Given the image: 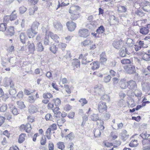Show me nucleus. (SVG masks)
<instances>
[{"mask_svg": "<svg viewBox=\"0 0 150 150\" xmlns=\"http://www.w3.org/2000/svg\"><path fill=\"white\" fill-rule=\"evenodd\" d=\"M74 137V136L72 132H71L67 135H66L65 138L66 139H68L72 140Z\"/></svg>", "mask_w": 150, "mask_h": 150, "instance_id": "45", "label": "nucleus"}, {"mask_svg": "<svg viewBox=\"0 0 150 150\" xmlns=\"http://www.w3.org/2000/svg\"><path fill=\"white\" fill-rule=\"evenodd\" d=\"M20 38L21 42L23 44L25 43L26 41L28 39L26 35L24 33H22L20 35Z\"/></svg>", "mask_w": 150, "mask_h": 150, "instance_id": "20", "label": "nucleus"}, {"mask_svg": "<svg viewBox=\"0 0 150 150\" xmlns=\"http://www.w3.org/2000/svg\"><path fill=\"white\" fill-rule=\"evenodd\" d=\"M112 45L115 48L117 49H119L122 46H123L122 42L119 41H114Z\"/></svg>", "mask_w": 150, "mask_h": 150, "instance_id": "18", "label": "nucleus"}, {"mask_svg": "<svg viewBox=\"0 0 150 150\" xmlns=\"http://www.w3.org/2000/svg\"><path fill=\"white\" fill-rule=\"evenodd\" d=\"M26 10L27 8L24 6H21L19 8L20 13L21 14L24 13Z\"/></svg>", "mask_w": 150, "mask_h": 150, "instance_id": "51", "label": "nucleus"}, {"mask_svg": "<svg viewBox=\"0 0 150 150\" xmlns=\"http://www.w3.org/2000/svg\"><path fill=\"white\" fill-rule=\"evenodd\" d=\"M23 94L22 91H19L17 95V97L19 98L20 99L23 98Z\"/></svg>", "mask_w": 150, "mask_h": 150, "instance_id": "64", "label": "nucleus"}, {"mask_svg": "<svg viewBox=\"0 0 150 150\" xmlns=\"http://www.w3.org/2000/svg\"><path fill=\"white\" fill-rule=\"evenodd\" d=\"M68 30L71 32L74 31L76 27V24L72 22H68L66 24Z\"/></svg>", "mask_w": 150, "mask_h": 150, "instance_id": "5", "label": "nucleus"}, {"mask_svg": "<svg viewBox=\"0 0 150 150\" xmlns=\"http://www.w3.org/2000/svg\"><path fill=\"white\" fill-rule=\"evenodd\" d=\"M36 100V98H35L34 96H29L27 98V100L28 102L31 103H34Z\"/></svg>", "mask_w": 150, "mask_h": 150, "instance_id": "39", "label": "nucleus"}, {"mask_svg": "<svg viewBox=\"0 0 150 150\" xmlns=\"http://www.w3.org/2000/svg\"><path fill=\"white\" fill-rule=\"evenodd\" d=\"M28 49L29 52L31 54H33L34 52L36 50L34 44L33 42L30 43V41H28Z\"/></svg>", "mask_w": 150, "mask_h": 150, "instance_id": "10", "label": "nucleus"}, {"mask_svg": "<svg viewBox=\"0 0 150 150\" xmlns=\"http://www.w3.org/2000/svg\"><path fill=\"white\" fill-rule=\"evenodd\" d=\"M7 81H8L9 83L10 88L13 89L15 88L14 87V85L13 82L11 79H8Z\"/></svg>", "mask_w": 150, "mask_h": 150, "instance_id": "59", "label": "nucleus"}, {"mask_svg": "<svg viewBox=\"0 0 150 150\" xmlns=\"http://www.w3.org/2000/svg\"><path fill=\"white\" fill-rule=\"evenodd\" d=\"M53 25L54 28L58 30L62 31V26L61 23L59 22H54Z\"/></svg>", "mask_w": 150, "mask_h": 150, "instance_id": "19", "label": "nucleus"}, {"mask_svg": "<svg viewBox=\"0 0 150 150\" xmlns=\"http://www.w3.org/2000/svg\"><path fill=\"white\" fill-rule=\"evenodd\" d=\"M50 50L54 54H55L58 50V47L54 44L52 45L50 47Z\"/></svg>", "mask_w": 150, "mask_h": 150, "instance_id": "30", "label": "nucleus"}, {"mask_svg": "<svg viewBox=\"0 0 150 150\" xmlns=\"http://www.w3.org/2000/svg\"><path fill=\"white\" fill-rule=\"evenodd\" d=\"M7 24L5 23L0 24V31L4 32L6 30Z\"/></svg>", "mask_w": 150, "mask_h": 150, "instance_id": "37", "label": "nucleus"}, {"mask_svg": "<svg viewBox=\"0 0 150 150\" xmlns=\"http://www.w3.org/2000/svg\"><path fill=\"white\" fill-rule=\"evenodd\" d=\"M91 120L93 121H96L99 120V118L98 117V114H93L91 116Z\"/></svg>", "mask_w": 150, "mask_h": 150, "instance_id": "32", "label": "nucleus"}, {"mask_svg": "<svg viewBox=\"0 0 150 150\" xmlns=\"http://www.w3.org/2000/svg\"><path fill=\"white\" fill-rule=\"evenodd\" d=\"M142 86L143 90L146 91L150 90V83L149 82L142 83Z\"/></svg>", "mask_w": 150, "mask_h": 150, "instance_id": "16", "label": "nucleus"}, {"mask_svg": "<svg viewBox=\"0 0 150 150\" xmlns=\"http://www.w3.org/2000/svg\"><path fill=\"white\" fill-rule=\"evenodd\" d=\"M90 65L91 66V69L94 70L99 68L100 63L98 61H94Z\"/></svg>", "mask_w": 150, "mask_h": 150, "instance_id": "15", "label": "nucleus"}, {"mask_svg": "<svg viewBox=\"0 0 150 150\" xmlns=\"http://www.w3.org/2000/svg\"><path fill=\"white\" fill-rule=\"evenodd\" d=\"M38 109L37 107L33 105H30L28 107L29 112L31 114L35 113L37 111Z\"/></svg>", "mask_w": 150, "mask_h": 150, "instance_id": "14", "label": "nucleus"}, {"mask_svg": "<svg viewBox=\"0 0 150 150\" xmlns=\"http://www.w3.org/2000/svg\"><path fill=\"white\" fill-rule=\"evenodd\" d=\"M124 67L125 71L129 74H131L136 73L135 66L133 65L132 63L130 64L126 65Z\"/></svg>", "mask_w": 150, "mask_h": 150, "instance_id": "1", "label": "nucleus"}, {"mask_svg": "<svg viewBox=\"0 0 150 150\" xmlns=\"http://www.w3.org/2000/svg\"><path fill=\"white\" fill-rule=\"evenodd\" d=\"M66 121V120L63 118H61L57 120V125L58 126H61Z\"/></svg>", "mask_w": 150, "mask_h": 150, "instance_id": "35", "label": "nucleus"}, {"mask_svg": "<svg viewBox=\"0 0 150 150\" xmlns=\"http://www.w3.org/2000/svg\"><path fill=\"white\" fill-rule=\"evenodd\" d=\"M137 42L138 43V45H139L140 47H141V48H145L148 47L147 45L145 44L144 43V41H142L141 40H138V41Z\"/></svg>", "mask_w": 150, "mask_h": 150, "instance_id": "36", "label": "nucleus"}, {"mask_svg": "<svg viewBox=\"0 0 150 150\" xmlns=\"http://www.w3.org/2000/svg\"><path fill=\"white\" fill-rule=\"evenodd\" d=\"M107 108L106 103L105 102L101 101L98 104V108L100 113H102L106 111Z\"/></svg>", "mask_w": 150, "mask_h": 150, "instance_id": "2", "label": "nucleus"}, {"mask_svg": "<svg viewBox=\"0 0 150 150\" xmlns=\"http://www.w3.org/2000/svg\"><path fill=\"white\" fill-rule=\"evenodd\" d=\"M45 118L47 121H52L53 118L52 116L50 113H47L45 116Z\"/></svg>", "mask_w": 150, "mask_h": 150, "instance_id": "47", "label": "nucleus"}, {"mask_svg": "<svg viewBox=\"0 0 150 150\" xmlns=\"http://www.w3.org/2000/svg\"><path fill=\"white\" fill-rule=\"evenodd\" d=\"M53 102L54 103L55 106H58L61 104V101L58 98H57L53 100Z\"/></svg>", "mask_w": 150, "mask_h": 150, "instance_id": "43", "label": "nucleus"}, {"mask_svg": "<svg viewBox=\"0 0 150 150\" xmlns=\"http://www.w3.org/2000/svg\"><path fill=\"white\" fill-rule=\"evenodd\" d=\"M9 93L10 95H13L16 93V90L15 88L13 89L10 88L9 90Z\"/></svg>", "mask_w": 150, "mask_h": 150, "instance_id": "52", "label": "nucleus"}, {"mask_svg": "<svg viewBox=\"0 0 150 150\" xmlns=\"http://www.w3.org/2000/svg\"><path fill=\"white\" fill-rule=\"evenodd\" d=\"M26 134L24 133H21L19 136L18 142L20 143L23 142L25 139Z\"/></svg>", "mask_w": 150, "mask_h": 150, "instance_id": "26", "label": "nucleus"}, {"mask_svg": "<svg viewBox=\"0 0 150 150\" xmlns=\"http://www.w3.org/2000/svg\"><path fill=\"white\" fill-rule=\"evenodd\" d=\"M39 24L38 22L35 21L31 25L30 29L32 33L35 35H36L38 33V27Z\"/></svg>", "mask_w": 150, "mask_h": 150, "instance_id": "4", "label": "nucleus"}, {"mask_svg": "<svg viewBox=\"0 0 150 150\" xmlns=\"http://www.w3.org/2000/svg\"><path fill=\"white\" fill-rule=\"evenodd\" d=\"M14 28L13 27H10L5 32V35L8 36H12L14 34Z\"/></svg>", "mask_w": 150, "mask_h": 150, "instance_id": "13", "label": "nucleus"}, {"mask_svg": "<svg viewBox=\"0 0 150 150\" xmlns=\"http://www.w3.org/2000/svg\"><path fill=\"white\" fill-rule=\"evenodd\" d=\"M120 56L121 57H125L126 56L127 54H129L130 53L128 52L127 48L125 47V50L123 48L120 49L119 52Z\"/></svg>", "mask_w": 150, "mask_h": 150, "instance_id": "11", "label": "nucleus"}, {"mask_svg": "<svg viewBox=\"0 0 150 150\" xmlns=\"http://www.w3.org/2000/svg\"><path fill=\"white\" fill-rule=\"evenodd\" d=\"M42 96L44 99H49V100L50 98L53 97L52 95L50 93H44L42 95Z\"/></svg>", "mask_w": 150, "mask_h": 150, "instance_id": "28", "label": "nucleus"}, {"mask_svg": "<svg viewBox=\"0 0 150 150\" xmlns=\"http://www.w3.org/2000/svg\"><path fill=\"white\" fill-rule=\"evenodd\" d=\"M44 43L45 45H49L50 43L49 36H46L44 40Z\"/></svg>", "mask_w": 150, "mask_h": 150, "instance_id": "50", "label": "nucleus"}, {"mask_svg": "<svg viewBox=\"0 0 150 150\" xmlns=\"http://www.w3.org/2000/svg\"><path fill=\"white\" fill-rule=\"evenodd\" d=\"M118 11L120 13L124 12L126 11L127 8L126 7L121 5H119L118 7Z\"/></svg>", "mask_w": 150, "mask_h": 150, "instance_id": "33", "label": "nucleus"}, {"mask_svg": "<svg viewBox=\"0 0 150 150\" xmlns=\"http://www.w3.org/2000/svg\"><path fill=\"white\" fill-rule=\"evenodd\" d=\"M121 139L123 141H125L129 137V135L127 134V132L126 130H124L120 133Z\"/></svg>", "mask_w": 150, "mask_h": 150, "instance_id": "12", "label": "nucleus"}, {"mask_svg": "<svg viewBox=\"0 0 150 150\" xmlns=\"http://www.w3.org/2000/svg\"><path fill=\"white\" fill-rule=\"evenodd\" d=\"M26 33L29 38H33L35 35L32 33L31 29H29L26 31Z\"/></svg>", "mask_w": 150, "mask_h": 150, "instance_id": "40", "label": "nucleus"}, {"mask_svg": "<svg viewBox=\"0 0 150 150\" xmlns=\"http://www.w3.org/2000/svg\"><path fill=\"white\" fill-rule=\"evenodd\" d=\"M72 108V106L69 104L66 105L64 107V110L66 111H69Z\"/></svg>", "mask_w": 150, "mask_h": 150, "instance_id": "61", "label": "nucleus"}, {"mask_svg": "<svg viewBox=\"0 0 150 150\" xmlns=\"http://www.w3.org/2000/svg\"><path fill=\"white\" fill-rule=\"evenodd\" d=\"M127 87L130 90H134L137 88V85L135 81L130 80L127 82Z\"/></svg>", "mask_w": 150, "mask_h": 150, "instance_id": "8", "label": "nucleus"}, {"mask_svg": "<svg viewBox=\"0 0 150 150\" xmlns=\"http://www.w3.org/2000/svg\"><path fill=\"white\" fill-rule=\"evenodd\" d=\"M138 143H137V140H132L129 144V146L130 147H136L137 146Z\"/></svg>", "mask_w": 150, "mask_h": 150, "instance_id": "27", "label": "nucleus"}, {"mask_svg": "<svg viewBox=\"0 0 150 150\" xmlns=\"http://www.w3.org/2000/svg\"><path fill=\"white\" fill-rule=\"evenodd\" d=\"M50 37L52 39L54 40L55 42L58 43L59 38L57 35L54 34L52 32H50Z\"/></svg>", "mask_w": 150, "mask_h": 150, "instance_id": "23", "label": "nucleus"}, {"mask_svg": "<svg viewBox=\"0 0 150 150\" xmlns=\"http://www.w3.org/2000/svg\"><path fill=\"white\" fill-rule=\"evenodd\" d=\"M44 49V47L41 42H39L37 44L36 49L37 51L42 52L43 51Z\"/></svg>", "mask_w": 150, "mask_h": 150, "instance_id": "24", "label": "nucleus"}, {"mask_svg": "<svg viewBox=\"0 0 150 150\" xmlns=\"http://www.w3.org/2000/svg\"><path fill=\"white\" fill-rule=\"evenodd\" d=\"M121 62L123 64H126L127 65L130 64H132V63L130 60L127 59H124L121 60Z\"/></svg>", "mask_w": 150, "mask_h": 150, "instance_id": "31", "label": "nucleus"}, {"mask_svg": "<svg viewBox=\"0 0 150 150\" xmlns=\"http://www.w3.org/2000/svg\"><path fill=\"white\" fill-rule=\"evenodd\" d=\"M149 30L146 27L142 26L140 30V33L144 35L147 34L149 32Z\"/></svg>", "mask_w": 150, "mask_h": 150, "instance_id": "22", "label": "nucleus"}, {"mask_svg": "<svg viewBox=\"0 0 150 150\" xmlns=\"http://www.w3.org/2000/svg\"><path fill=\"white\" fill-rule=\"evenodd\" d=\"M12 107H9L10 108H11V111L12 113L15 115H17L19 113L17 109L15 107V106H13V105H11Z\"/></svg>", "mask_w": 150, "mask_h": 150, "instance_id": "25", "label": "nucleus"}, {"mask_svg": "<svg viewBox=\"0 0 150 150\" xmlns=\"http://www.w3.org/2000/svg\"><path fill=\"white\" fill-rule=\"evenodd\" d=\"M142 142L143 145L149 144H150V139H144L142 140Z\"/></svg>", "mask_w": 150, "mask_h": 150, "instance_id": "49", "label": "nucleus"}, {"mask_svg": "<svg viewBox=\"0 0 150 150\" xmlns=\"http://www.w3.org/2000/svg\"><path fill=\"white\" fill-rule=\"evenodd\" d=\"M143 6L142 9L145 11L149 12L150 11V3L147 1H144L141 3Z\"/></svg>", "mask_w": 150, "mask_h": 150, "instance_id": "3", "label": "nucleus"}, {"mask_svg": "<svg viewBox=\"0 0 150 150\" xmlns=\"http://www.w3.org/2000/svg\"><path fill=\"white\" fill-rule=\"evenodd\" d=\"M119 85L122 89H125L127 88V82L125 78L121 79L119 82Z\"/></svg>", "mask_w": 150, "mask_h": 150, "instance_id": "17", "label": "nucleus"}, {"mask_svg": "<svg viewBox=\"0 0 150 150\" xmlns=\"http://www.w3.org/2000/svg\"><path fill=\"white\" fill-rule=\"evenodd\" d=\"M72 65L74 67L78 68L80 66V62L77 59H74L72 61Z\"/></svg>", "mask_w": 150, "mask_h": 150, "instance_id": "21", "label": "nucleus"}, {"mask_svg": "<svg viewBox=\"0 0 150 150\" xmlns=\"http://www.w3.org/2000/svg\"><path fill=\"white\" fill-rule=\"evenodd\" d=\"M92 42V41L90 40V39L87 38L81 42V45L85 46L87 45H89Z\"/></svg>", "mask_w": 150, "mask_h": 150, "instance_id": "44", "label": "nucleus"}, {"mask_svg": "<svg viewBox=\"0 0 150 150\" xmlns=\"http://www.w3.org/2000/svg\"><path fill=\"white\" fill-rule=\"evenodd\" d=\"M10 95L8 93H6L5 94H4L2 96V100H3L6 101L10 97Z\"/></svg>", "mask_w": 150, "mask_h": 150, "instance_id": "56", "label": "nucleus"}, {"mask_svg": "<svg viewBox=\"0 0 150 150\" xmlns=\"http://www.w3.org/2000/svg\"><path fill=\"white\" fill-rule=\"evenodd\" d=\"M57 147L61 150H63L65 148L64 143L62 142H59L57 144Z\"/></svg>", "mask_w": 150, "mask_h": 150, "instance_id": "42", "label": "nucleus"}, {"mask_svg": "<svg viewBox=\"0 0 150 150\" xmlns=\"http://www.w3.org/2000/svg\"><path fill=\"white\" fill-rule=\"evenodd\" d=\"M103 143L104 145L105 146L107 147H109L113 146V144L112 143H109L105 141H103Z\"/></svg>", "mask_w": 150, "mask_h": 150, "instance_id": "57", "label": "nucleus"}, {"mask_svg": "<svg viewBox=\"0 0 150 150\" xmlns=\"http://www.w3.org/2000/svg\"><path fill=\"white\" fill-rule=\"evenodd\" d=\"M14 47L12 45L9 46L8 48V49L7 50V51L9 53H11L12 52H14Z\"/></svg>", "mask_w": 150, "mask_h": 150, "instance_id": "62", "label": "nucleus"}, {"mask_svg": "<svg viewBox=\"0 0 150 150\" xmlns=\"http://www.w3.org/2000/svg\"><path fill=\"white\" fill-rule=\"evenodd\" d=\"M143 59L145 61H149L150 60V54L145 53L142 57Z\"/></svg>", "mask_w": 150, "mask_h": 150, "instance_id": "46", "label": "nucleus"}, {"mask_svg": "<svg viewBox=\"0 0 150 150\" xmlns=\"http://www.w3.org/2000/svg\"><path fill=\"white\" fill-rule=\"evenodd\" d=\"M79 33L81 37L84 38L87 37L89 35L88 30L86 29H83L79 30Z\"/></svg>", "mask_w": 150, "mask_h": 150, "instance_id": "7", "label": "nucleus"}, {"mask_svg": "<svg viewBox=\"0 0 150 150\" xmlns=\"http://www.w3.org/2000/svg\"><path fill=\"white\" fill-rule=\"evenodd\" d=\"M147 69H145L144 70L142 71V74L144 75L147 76L149 78L150 77L149 74H150V73L149 72Z\"/></svg>", "mask_w": 150, "mask_h": 150, "instance_id": "60", "label": "nucleus"}, {"mask_svg": "<svg viewBox=\"0 0 150 150\" xmlns=\"http://www.w3.org/2000/svg\"><path fill=\"white\" fill-rule=\"evenodd\" d=\"M67 46L66 44L62 43H59L58 45V47L59 48H61L63 51H64L65 48Z\"/></svg>", "mask_w": 150, "mask_h": 150, "instance_id": "55", "label": "nucleus"}, {"mask_svg": "<svg viewBox=\"0 0 150 150\" xmlns=\"http://www.w3.org/2000/svg\"><path fill=\"white\" fill-rule=\"evenodd\" d=\"M7 106L6 104H4L1 106L0 108V111L1 112H5L7 110Z\"/></svg>", "mask_w": 150, "mask_h": 150, "instance_id": "53", "label": "nucleus"}, {"mask_svg": "<svg viewBox=\"0 0 150 150\" xmlns=\"http://www.w3.org/2000/svg\"><path fill=\"white\" fill-rule=\"evenodd\" d=\"M97 24L98 23L97 21L91 20L88 21L87 25L88 27L92 30L96 27Z\"/></svg>", "mask_w": 150, "mask_h": 150, "instance_id": "9", "label": "nucleus"}, {"mask_svg": "<svg viewBox=\"0 0 150 150\" xmlns=\"http://www.w3.org/2000/svg\"><path fill=\"white\" fill-rule=\"evenodd\" d=\"M15 10L14 11L10 16H6V17H7V18L16 19L17 17V16L16 15V14L15 13Z\"/></svg>", "mask_w": 150, "mask_h": 150, "instance_id": "41", "label": "nucleus"}, {"mask_svg": "<svg viewBox=\"0 0 150 150\" xmlns=\"http://www.w3.org/2000/svg\"><path fill=\"white\" fill-rule=\"evenodd\" d=\"M64 87L65 88L66 91L68 93L70 94L71 93V91L69 88V85H64Z\"/></svg>", "mask_w": 150, "mask_h": 150, "instance_id": "63", "label": "nucleus"}, {"mask_svg": "<svg viewBox=\"0 0 150 150\" xmlns=\"http://www.w3.org/2000/svg\"><path fill=\"white\" fill-rule=\"evenodd\" d=\"M17 104L18 105V107L21 109H23L25 107L23 102L21 101H17Z\"/></svg>", "mask_w": 150, "mask_h": 150, "instance_id": "34", "label": "nucleus"}, {"mask_svg": "<svg viewBox=\"0 0 150 150\" xmlns=\"http://www.w3.org/2000/svg\"><path fill=\"white\" fill-rule=\"evenodd\" d=\"M79 102L81 103V105L83 106L84 105L88 103V101L85 98H81L79 100Z\"/></svg>", "mask_w": 150, "mask_h": 150, "instance_id": "54", "label": "nucleus"}, {"mask_svg": "<svg viewBox=\"0 0 150 150\" xmlns=\"http://www.w3.org/2000/svg\"><path fill=\"white\" fill-rule=\"evenodd\" d=\"M105 31V29L102 25L99 27L96 30V32L98 34H102Z\"/></svg>", "mask_w": 150, "mask_h": 150, "instance_id": "29", "label": "nucleus"}, {"mask_svg": "<svg viewBox=\"0 0 150 150\" xmlns=\"http://www.w3.org/2000/svg\"><path fill=\"white\" fill-rule=\"evenodd\" d=\"M31 129L30 124L29 123L26 124L25 128V131L27 133H29L30 132Z\"/></svg>", "mask_w": 150, "mask_h": 150, "instance_id": "48", "label": "nucleus"}, {"mask_svg": "<svg viewBox=\"0 0 150 150\" xmlns=\"http://www.w3.org/2000/svg\"><path fill=\"white\" fill-rule=\"evenodd\" d=\"M111 76L110 75H108L105 76L104 77V81L105 83H108L109 82L111 79Z\"/></svg>", "mask_w": 150, "mask_h": 150, "instance_id": "58", "label": "nucleus"}, {"mask_svg": "<svg viewBox=\"0 0 150 150\" xmlns=\"http://www.w3.org/2000/svg\"><path fill=\"white\" fill-rule=\"evenodd\" d=\"M134 93L135 96L138 97H141L142 95V93L141 91L139 89H135Z\"/></svg>", "mask_w": 150, "mask_h": 150, "instance_id": "38", "label": "nucleus"}, {"mask_svg": "<svg viewBox=\"0 0 150 150\" xmlns=\"http://www.w3.org/2000/svg\"><path fill=\"white\" fill-rule=\"evenodd\" d=\"M107 60V56L105 52H103L100 55L99 63L104 65Z\"/></svg>", "mask_w": 150, "mask_h": 150, "instance_id": "6", "label": "nucleus"}]
</instances>
